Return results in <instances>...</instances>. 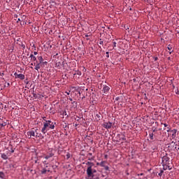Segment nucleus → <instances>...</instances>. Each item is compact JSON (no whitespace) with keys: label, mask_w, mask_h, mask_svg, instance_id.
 <instances>
[{"label":"nucleus","mask_w":179,"mask_h":179,"mask_svg":"<svg viewBox=\"0 0 179 179\" xmlns=\"http://www.w3.org/2000/svg\"><path fill=\"white\" fill-rule=\"evenodd\" d=\"M69 100H70V101H72V98H69Z\"/></svg>","instance_id":"obj_52"},{"label":"nucleus","mask_w":179,"mask_h":179,"mask_svg":"<svg viewBox=\"0 0 179 179\" xmlns=\"http://www.w3.org/2000/svg\"><path fill=\"white\" fill-rule=\"evenodd\" d=\"M14 76L16 79H20L21 80H24V74H17V73H15Z\"/></svg>","instance_id":"obj_8"},{"label":"nucleus","mask_w":179,"mask_h":179,"mask_svg":"<svg viewBox=\"0 0 179 179\" xmlns=\"http://www.w3.org/2000/svg\"><path fill=\"white\" fill-rule=\"evenodd\" d=\"M10 86V84L9 83H7V85H4L3 87H0V90H2L3 89H5V87Z\"/></svg>","instance_id":"obj_21"},{"label":"nucleus","mask_w":179,"mask_h":179,"mask_svg":"<svg viewBox=\"0 0 179 179\" xmlns=\"http://www.w3.org/2000/svg\"><path fill=\"white\" fill-rule=\"evenodd\" d=\"M78 119H77V121H79V120H80V117H78Z\"/></svg>","instance_id":"obj_55"},{"label":"nucleus","mask_w":179,"mask_h":179,"mask_svg":"<svg viewBox=\"0 0 179 179\" xmlns=\"http://www.w3.org/2000/svg\"><path fill=\"white\" fill-rule=\"evenodd\" d=\"M40 135H38V133L37 132V129L35 130H31L29 131H27V136L29 139H34V138H40Z\"/></svg>","instance_id":"obj_2"},{"label":"nucleus","mask_w":179,"mask_h":179,"mask_svg":"<svg viewBox=\"0 0 179 179\" xmlns=\"http://www.w3.org/2000/svg\"><path fill=\"white\" fill-rule=\"evenodd\" d=\"M31 65H33V63H31Z\"/></svg>","instance_id":"obj_64"},{"label":"nucleus","mask_w":179,"mask_h":179,"mask_svg":"<svg viewBox=\"0 0 179 179\" xmlns=\"http://www.w3.org/2000/svg\"><path fill=\"white\" fill-rule=\"evenodd\" d=\"M143 173H141V174H140V176H143Z\"/></svg>","instance_id":"obj_57"},{"label":"nucleus","mask_w":179,"mask_h":179,"mask_svg":"<svg viewBox=\"0 0 179 179\" xmlns=\"http://www.w3.org/2000/svg\"><path fill=\"white\" fill-rule=\"evenodd\" d=\"M88 160H94L93 158H89Z\"/></svg>","instance_id":"obj_47"},{"label":"nucleus","mask_w":179,"mask_h":179,"mask_svg":"<svg viewBox=\"0 0 179 179\" xmlns=\"http://www.w3.org/2000/svg\"><path fill=\"white\" fill-rule=\"evenodd\" d=\"M85 37H87H87H90V35H89V34H85Z\"/></svg>","instance_id":"obj_37"},{"label":"nucleus","mask_w":179,"mask_h":179,"mask_svg":"<svg viewBox=\"0 0 179 179\" xmlns=\"http://www.w3.org/2000/svg\"><path fill=\"white\" fill-rule=\"evenodd\" d=\"M5 173L2 171H0V178L5 179Z\"/></svg>","instance_id":"obj_15"},{"label":"nucleus","mask_w":179,"mask_h":179,"mask_svg":"<svg viewBox=\"0 0 179 179\" xmlns=\"http://www.w3.org/2000/svg\"><path fill=\"white\" fill-rule=\"evenodd\" d=\"M29 57L31 58V61H37V57H36L33 54H31Z\"/></svg>","instance_id":"obj_12"},{"label":"nucleus","mask_w":179,"mask_h":179,"mask_svg":"<svg viewBox=\"0 0 179 179\" xmlns=\"http://www.w3.org/2000/svg\"><path fill=\"white\" fill-rule=\"evenodd\" d=\"M47 173V169L45 168H43L41 171V174H46Z\"/></svg>","instance_id":"obj_16"},{"label":"nucleus","mask_w":179,"mask_h":179,"mask_svg":"<svg viewBox=\"0 0 179 179\" xmlns=\"http://www.w3.org/2000/svg\"><path fill=\"white\" fill-rule=\"evenodd\" d=\"M17 22H22V19L18 18V20H17Z\"/></svg>","instance_id":"obj_41"},{"label":"nucleus","mask_w":179,"mask_h":179,"mask_svg":"<svg viewBox=\"0 0 179 179\" xmlns=\"http://www.w3.org/2000/svg\"><path fill=\"white\" fill-rule=\"evenodd\" d=\"M158 58L157 57H155V61H157Z\"/></svg>","instance_id":"obj_46"},{"label":"nucleus","mask_w":179,"mask_h":179,"mask_svg":"<svg viewBox=\"0 0 179 179\" xmlns=\"http://www.w3.org/2000/svg\"><path fill=\"white\" fill-rule=\"evenodd\" d=\"M34 55H37V52H34Z\"/></svg>","instance_id":"obj_43"},{"label":"nucleus","mask_w":179,"mask_h":179,"mask_svg":"<svg viewBox=\"0 0 179 179\" xmlns=\"http://www.w3.org/2000/svg\"><path fill=\"white\" fill-rule=\"evenodd\" d=\"M11 153H13L14 152H15V150H11Z\"/></svg>","instance_id":"obj_49"},{"label":"nucleus","mask_w":179,"mask_h":179,"mask_svg":"<svg viewBox=\"0 0 179 179\" xmlns=\"http://www.w3.org/2000/svg\"><path fill=\"white\" fill-rule=\"evenodd\" d=\"M66 94H67L68 96H69V94H70V93H71V91H69V92H66Z\"/></svg>","instance_id":"obj_39"},{"label":"nucleus","mask_w":179,"mask_h":179,"mask_svg":"<svg viewBox=\"0 0 179 179\" xmlns=\"http://www.w3.org/2000/svg\"><path fill=\"white\" fill-rule=\"evenodd\" d=\"M167 48H168V50H169V51H171V50H172L173 48H171V46L170 45H169L168 47H167Z\"/></svg>","instance_id":"obj_29"},{"label":"nucleus","mask_w":179,"mask_h":179,"mask_svg":"<svg viewBox=\"0 0 179 179\" xmlns=\"http://www.w3.org/2000/svg\"><path fill=\"white\" fill-rule=\"evenodd\" d=\"M38 59L39 61V63L43 64V62L44 61V59H43V57H38Z\"/></svg>","instance_id":"obj_17"},{"label":"nucleus","mask_w":179,"mask_h":179,"mask_svg":"<svg viewBox=\"0 0 179 179\" xmlns=\"http://www.w3.org/2000/svg\"><path fill=\"white\" fill-rule=\"evenodd\" d=\"M107 157H108V155H105V159H107Z\"/></svg>","instance_id":"obj_53"},{"label":"nucleus","mask_w":179,"mask_h":179,"mask_svg":"<svg viewBox=\"0 0 179 179\" xmlns=\"http://www.w3.org/2000/svg\"><path fill=\"white\" fill-rule=\"evenodd\" d=\"M67 157H68V159H69V155H67Z\"/></svg>","instance_id":"obj_56"},{"label":"nucleus","mask_w":179,"mask_h":179,"mask_svg":"<svg viewBox=\"0 0 179 179\" xmlns=\"http://www.w3.org/2000/svg\"><path fill=\"white\" fill-rule=\"evenodd\" d=\"M32 94H33V97H34V99H38V95H37L36 94H35V93H34V91H33Z\"/></svg>","instance_id":"obj_23"},{"label":"nucleus","mask_w":179,"mask_h":179,"mask_svg":"<svg viewBox=\"0 0 179 179\" xmlns=\"http://www.w3.org/2000/svg\"><path fill=\"white\" fill-rule=\"evenodd\" d=\"M168 59H170V57H168Z\"/></svg>","instance_id":"obj_63"},{"label":"nucleus","mask_w":179,"mask_h":179,"mask_svg":"<svg viewBox=\"0 0 179 179\" xmlns=\"http://www.w3.org/2000/svg\"><path fill=\"white\" fill-rule=\"evenodd\" d=\"M99 44H100V45H103V42L101 39L99 40Z\"/></svg>","instance_id":"obj_30"},{"label":"nucleus","mask_w":179,"mask_h":179,"mask_svg":"<svg viewBox=\"0 0 179 179\" xmlns=\"http://www.w3.org/2000/svg\"><path fill=\"white\" fill-rule=\"evenodd\" d=\"M96 166H101V162H97Z\"/></svg>","instance_id":"obj_38"},{"label":"nucleus","mask_w":179,"mask_h":179,"mask_svg":"<svg viewBox=\"0 0 179 179\" xmlns=\"http://www.w3.org/2000/svg\"><path fill=\"white\" fill-rule=\"evenodd\" d=\"M36 64H38V62L36 61V63H34V65H36Z\"/></svg>","instance_id":"obj_50"},{"label":"nucleus","mask_w":179,"mask_h":179,"mask_svg":"<svg viewBox=\"0 0 179 179\" xmlns=\"http://www.w3.org/2000/svg\"><path fill=\"white\" fill-rule=\"evenodd\" d=\"M173 163L170 162H166L165 164H162L163 166V169L164 170H171V169H173Z\"/></svg>","instance_id":"obj_4"},{"label":"nucleus","mask_w":179,"mask_h":179,"mask_svg":"<svg viewBox=\"0 0 179 179\" xmlns=\"http://www.w3.org/2000/svg\"><path fill=\"white\" fill-rule=\"evenodd\" d=\"M164 125L165 127H168V124H166V123H164Z\"/></svg>","instance_id":"obj_44"},{"label":"nucleus","mask_w":179,"mask_h":179,"mask_svg":"<svg viewBox=\"0 0 179 179\" xmlns=\"http://www.w3.org/2000/svg\"><path fill=\"white\" fill-rule=\"evenodd\" d=\"M43 118L44 121H45V122H47V121H48V120H45V117H43Z\"/></svg>","instance_id":"obj_42"},{"label":"nucleus","mask_w":179,"mask_h":179,"mask_svg":"<svg viewBox=\"0 0 179 179\" xmlns=\"http://www.w3.org/2000/svg\"><path fill=\"white\" fill-rule=\"evenodd\" d=\"M89 155H90V156H92V153H90Z\"/></svg>","instance_id":"obj_59"},{"label":"nucleus","mask_w":179,"mask_h":179,"mask_svg":"<svg viewBox=\"0 0 179 179\" xmlns=\"http://www.w3.org/2000/svg\"><path fill=\"white\" fill-rule=\"evenodd\" d=\"M122 136V134H119L117 135V139H119V141H117L118 142H120V141H121V138Z\"/></svg>","instance_id":"obj_18"},{"label":"nucleus","mask_w":179,"mask_h":179,"mask_svg":"<svg viewBox=\"0 0 179 179\" xmlns=\"http://www.w3.org/2000/svg\"><path fill=\"white\" fill-rule=\"evenodd\" d=\"M103 128H106V129H110L113 127V123L108 122H104L103 124Z\"/></svg>","instance_id":"obj_5"},{"label":"nucleus","mask_w":179,"mask_h":179,"mask_svg":"<svg viewBox=\"0 0 179 179\" xmlns=\"http://www.w3.org/2000/svg\"><path fill=\"white\" fill-rule=\"evenodd\" d=\"M173 132L174 134H177V129H173Z\"/></svg>","instance_id":"obj_36"},{"label":"nucleus","mask_w":179,"mask_h":179,"mask_svg":"<svg viewBox=\"0 0 179 179\" xmlns=\"http://www.w3.org/2000/svg\"><path fill=\"white\" fill-rule=\"evenodd\" d=\"M54 153L52 152V150L50 151V152H48L46 155H45L44 158L46 160H48V159H50V157H53Z\"/></svg>","instance_id":"obj_7"},{"label":"nucleus","mask_w":179,"mask_h":179,"mask_svg":"<svg viewBox=\"0 0 179 179\" xmlns=\"http://www.w3.org/2000/svg\"><path fill=\"white\" fill-rule=\"evenodd\" d=\"M86 166H88L87 168V174H92V172H94L96 170L94 169L93 167H94V163L91 162H87L85 163Z\"/></svg>","instance_id":"obj_3"},{"label":"nucleus","mask_w":179,"mask_h":179,"mask_svg":"<svg viewBox=\"0 0 179 179\" xmlns=\"http://www.w3.org/2000/svg\"><path fill=\"white\" fill-rule=\"evenodd\" d=\"M50 127H51V125H48V131H49L50 129H51V128H50Z\"/></svg>","instance_id":"obj_45"},{"label":"nucleus","mask_w":179,"mask_h":179,"mask_svg":"<svg viewBox=\"0 0 179 179\" xmlns=\"http://www.w3.org/2000/svg\"><path fill=\"white\" fill-rule=\"evenodd\" d=\"M170 131V129L167 130V132H169Z\"/></svg>","instance_id":"obj_58"},{"label":"nucleus","mask_w":179,"mask_h":179,"mask_svg":"<svg viewBox=\"0 0 179 179\" xmlns=\"http://www.w3.org/2000/svg\"><path fill=\"white\" fill-rule=\"evenodd\" d=\"M104 167V169L106 170V171H108L110 170V168L108 167V166H103Z\"/></svg>","instance_id":"obj_26"},{"label":"nucleus","mask_w":179,"mask_h":179,"mask_svg":"<svg viewBox=\"0 0 179 179\" xmlns=\"http://www.w3.org/2000/svg\"><path fill=\"white\" fill-rule=\"evenodd\" d=\"M24 19H26L25 15H22V17H21V20H24Z\"/></svg>","instance_id":"obj_33"},{"label":"nucleus","mask_w":179,"mask_h":179,"mask_svg":"<svg viewBox=\"0 0 179 179\" xmlns=\"http://www.w3.org/2000/svg\"><path fill=\"white\" fill-rule=\"evenodd\" d=\"M131 9H132V8H129L130 10H131Z\"/></svg>","instance_id":"obj_62"},{"label":"nucleus","mask_w":179,"mask_h":179,"mask_svg":"<svg viewBox=\"0 0 179 179\" xmlns=\"http://www.w3.org/2000/svg\"><path fill=\"white\" fill-rule=\"evenodd\" d=\"M96 121H97V122H99V121H100V120H101V113H97L96 115Z\"/></svg>","instance_id":"obj_11"},{"label":"nucleus","mask_w":179,"mask_h":179,"mask_svg":"<svg viewBox=\"0 0 179 179\" xmlns=\"http://www.w3.org/2000/svg\"><path fill=\"white\" fill-rule=\"evenodd\" d=\"M31 69H33V67H32V66H31Z\"/></svg>","instance_id":"obj_61"},{"label":"nucleus","mask_w":179,"mask_h":179,"mask_svg":"<svg viewBox=\"0 0 179 179\" xmlns=\"http://www.w3.org/2000/svg\"><path fill=\"white\" fill-rule=\"evenodd\" d=\"M169 162H170V157L166 154V155L162 157V164H165V163H168Z\"/></svg>","instance_id":"obj_6"},{"label":"nucleus","mask_w":179,"mask_h":179,"mask_svg":"<svg viewBox=\"0 0 179 179\" xmlns=\"http://www.w3.org/2000/svg\"><path fill=\"white\" fill-rule=\"evenodd\" d=\"M63 115H66V111H64V112L63 113Z\"/></svg>","instance_id":"obj_40"},{"label":"nucleus","mask_w":179,"mask_h":179,"mask_svg":"<svg viewBox=\"0 0 179 179\" xmlns=\"http://www.w3.org/2000/svg\"><path fill=\"white\" fill-rule=\"evenodd\" d=\"M163 173H164V171H161V172L158 174V176H159V177H162V176H163Z\"/></svg>","instance_id":"obj_28"},{"label":"nucleus","mask_w":179,"mask_h":179,"mask_svg":"<svg viewBox=\"0 0 179 179\" xmlns=\"http://www.w3.org/2000/svg\"><path fill=\"white\" fill-rule=\"evenodd\" d=\"M48 125H50V129H54L55 128V125L54 122H51V120L46 121V122L43 123V127L41 129V132L43 134H46L47 131H48Z\"/></svg>","instance_id":"obj_1"},{"label":"nucleus","mask_w":179,"mask_h":179,"mask_svg":"<svg viewBox=\"0 0 179 179\" xmlns=\"http://www.w3.org/2000/svg\"><path fill=\"white\" fill-rule=\"evenodd\" d=\"M20 45L22 48V50H24V48H26V45H24L22 42L20 43Z\"/></svg>","instance_id":"obj_22"},{"label":"nucleus","mask_w":179,"mask_h":179,"mask_svg":"<svg viewBox=\"0 0 179 179\" xmlns=\"http://www.w3.org/2000/svg\"><path fill=\"white\" fill-rule=\"evenodd\" d=\"M50 169L47 170V173H50Z\"/></svg>","instance_id":"obj_54"},{"label":"nucleus","mask_w":179,"mask_h":179,"mask_svg":"<svg viewBox=\"0 0 179 179\" xmlns=\"http://www.w3.org/2000/svg\"><path fill=\"white\" fill-rule=\"evenodd\" d=\"M75 103L76 104L77 102L74 101L73 102H72V104H75Z\"/></svg>","instance_id":"obj_51"},{"label":"nucleus","mask_w":179,"mask_h":179,"mask_svg":"<svg viewBox=\"0 0 179 179\" xmlns=\"http://www.w3.org/2000/svg\"><path fill=\"white\" fill-rule=\"evenodd\" d=\"M1 157L3 159V160H8V155H6L5 153H2Z\"/></svg>","instance_id":"obj_13"},{"label":"nucleus","mask_w":179,"mask_h":179,"mask_svg":"<svg viewBox=\"0 0 179 179\" xmlns=\"http://www.w3.org/2000/svg\"><path fill=\"white\" fill-rule=\"evenodd\" d=\"M150 136V139H151V141H153L155 139V134L153 133H150L149 134Z\"/></svg>","instance_id":"obj_14"},{"label":"nucleus","mask_w":179,"mask_h":179,"mask_svg":"<svg viewBox=\"0 0 179 179\" xmlns=\"http://www.w3.org/2000/svg\"><path fill=\"white\" fill-rule=\"evenodd\" d=\"M2 127H6V123H0V128H2Z\"/></svg>","instance_id":"obj_25"},{"label":"nucleus","mask_w":179,"mask_h":179,"mask_svg":"<svg viewBox=\"0 0 179 179\" xmlns=\"http://www.w3.org/2000/svg\"><path fill=\"white\" fill-rule=\"evenodd\" d=\"M47 64H48V62H42V66H43V65H47Z\"/></svg>","instance_id":"obj_31"},{"label":"nucleus","mask_w":179,"mask_h":179,"mask_svg":"<svg viewBox=\"0 0 179 179\" xmlns=\"http://www.w3.org/2000/svg\"><path fill=\"white\" fill-rule=\"evenodd\" d=\"M55 67L56 68H61V62H57L56 64H55Z\"/></svg>","instance_id":"obj_20"},{"label":"nucleus","mask_w":179,"mask_h":179,"mask_svg":"<svg viewBox=\"0 0 179 179\" xmlns=\"http://www.w3.org/2000/svg\"><path fill=\"white\" fill-rule=\"evenodd\" d=\"M177 150H179V148H178Z\"/></svg>","instance_id":"obj_60"},{"label":"nucleus","mask_w":179,"mask_h":179,"mask_svg":"<svg viewBox=\"0 0 179 179\" xmlns=\"http://www.w3.org/2000/svg\"><path fill=\"white\" fill-rule=\"evenodd\" d=\"M106 58H110V55L108 52H106Z\"/></svg>","instance_id":"obj_32"},{"label":"nucleus","mask_w":179,"mask_h":179,"mask_svg":"<svg viewBox=\"0 0 179 179\" xmlns=\"http://www.w3.org/2000/svg\"><path fill=\"white\" fill-rule=\"evenodd\" d=\"M152 132H156V129H154L152 130Z\"/></svg>","instance_id":"obj_48"},{"label":"nucleus","mask_w":179,"mask_h":179,"mask_svg":"<svg viewBox=\"0 0 179 179\" xmlns=\"http://www.w3.org/2000/svg\"><path fill=\"white\" fill-rule=\"evenodd\" d=\"M106 163H107V161H102L101 162V167H105L106 165L104 164H106Z\"/></svg>","instance_id":"obj_19"},{"label":"nucleus","mask_w":179,"mask_h":179,"mask_svg":"<svg viewBox=\"0 0 179 179\" xmlns=\"http://www.w3.org/2000/svg\"><path fill=\"white\" fill-rule=\"evenodd\" d=\"M113 49L115 48V47H117V43L115 41L113 42Z\"/></svg>","instance_id":"obj_27"},{"label":"nucleus","mask_w":179,"mask_h":179,"mask_svg":"<svg viewBox=\"0 0 179 179\" xmlns=\"http://www.w3.org/2000/svg\"><path fill=\"white\" fill-rule=\"evenodd\" d=\"M82 179H91V178L89 177V176H87V177H85V178H83Z\"/></svg>","instance_id":"obj_35"},{"label":"nucleus","mask_w":179,"mask_h":179,"mask_svg":"<svg viewBox=\"0 0 179 179\" xmlns=\"http://www.w3.org/2000/svg\"><path fill=\"white\" fill-rule=\"evenodd\" d=\"M121 141H127V138H125V136L124 134L122 135Z\"/></svg>","instance_id":"obj_24"},{"label":"nucleus","mask_w":179,"mask_h":179,"mask_svg":"<svg viewBox=\"0 0 179 179\" xmlns=\"http://www.w3.org/2000/svg\"><path fill=\"white\" fill-rule=\"evenodd\" d=\"M103 93L107 94L108 93V92H110V87L105 85L103 86Z\"/></svg>","instance_id":"obj_9"},{"label":"nucleus","mask_w":179,"mask_h":179,"mask_svg":"<svg viewBox=\"0 0 179 179\" xmlns=\"http://www.w3.org/2000/svg\"><path fill=\"white\" fill-rule=\"evenodd\" d=\"M149 3H153V0H147Z\"/></svg>","instance_id":"obj_34"},{"label":"nucleus","mask_w":179,"mask_h":179,"mask_svg":"<svg viewBox=\"0 0 179 179\" xmlns=\"http://www.w3.org/2000/svg\"><path fill=\"white\" fill-rule=\"evenodd\" d=\"M43 66V64L41 63H37L35 66L36 71H38Z\"/></svg>","instance_id":"obj_10"}]
</instances>
